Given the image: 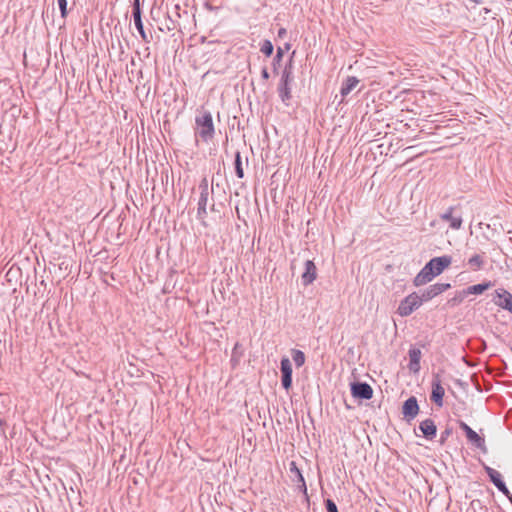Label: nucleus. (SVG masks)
<instances>
[{
	"mask_svg": "<svg viewBox=\"0 0 512 512\" xmlns=\"http://www.w3.org/2000/svg\"><path fill=\"white\" fill-rule=\"evenodd\" d=\"M485 261L479 254H475L468 259V265L473 271H477L483 268Z\"/></svg>",
	"mask_w": 512,
	"mask_h": 512,
	"instance_id": "nucleus-20",
	"label": "nucleus"
},
{
	"mask_svg": "<svg viewBox=\"0 0 512 512\" xmlns=\"http://www.w3.org/2000/svg\"><path fill=\"white\" fill-rule=\"evenodd\" d=\"M484 470L487 473L490 481L497 487L500 492H502L505 496L510 493L505 482L502 480L501 474L497 470L489 466H484Z\"/></svg>",
	"mask_w": 512,
	"mask_h": 512,
	"instance_id": "nucleus-10",
	"label": "nucleus"
},
{
	"mask_svg": "<svg viewBox=\"0 0 512 512\" xmlns=\"http://www.w3.org/2000/svg\"><path fill=\"white\" fill-rule=\"evenodd\" d=\"M351 394L354 398L369 400L373 396V389L366 382H354L351 384Z\"/></svg>",
	"mask_w": 512,
	"mask_h": 512,
	"instance_id": "nucleus-6",
	"label": "nucleus"
},
{
	"mask_svg": "<svg viewBox=\"0 0 512 512\" xmlns=\"http://www.w3.org/2000/svg\"><path fill=\"white\" fill-rule=\"evenodd\" d=\"M510 261H511V265H508V268L511 269V271H512V258Z\"/></svg>",
	"mask_w": 512,
	"mask_h": 512,
	"instance_id": "nucleus-39",
	"label": "nucleus"
},
{
	"mask_svg": "<svg viewBox=\"0 0 512 512\" xmlns=\"http://www.w3.org/2000/svg\"><path fill=\"white\" fill-rule=\"evenodd\" d=\"M506 497L509 499L510 503L512 504V494L509 493L508 495H506Z\"/></svg>",
	"mask_w": 512,
	"mask_h": 512,
	"instance_id": "nucleus-36",
	"label": "nucleus"
},
{
	"mask_svg": "<svg viewBox=\"0 0 512 512\" xmlns=\"http://www.w3.org/2000/svg\"><path fill=\"white\" fill-rule=\"evenodd\" d=\"M458 424H459V427L465 432L466 436L473 430L468 424H466L462 420H459Z\"/></svg>",
	"mask_w": 512,
	"mask_h": 512,
	"instance_id": "nucleus-32",
	"label": "nucleus"
},
{
	"mask_svg": "<svg viewBox=\"0 0 512 512\" xmlns=\"http://www.w3.org/2000/svg\"><path fill=\"white\" fill-rule=\"evenodd\" d=\"M57 3H58V6H59V9H60V12H61V17L62 18H66L67 14H68V11H67V0H57Z\"/></svg>",
	"mask_w": 512,
	"mask_h": 512,
	"instance_id": "nucleus-30",
	"label": "nucleus"
},
{
	"mask_svg": "<svg viewBox=\"0 0 512 512\" xmlns=\"http://www.w3.org/2000/svg\"><path fill=\"white\" fill-rule=\"evenodd\" d=\"M214 207H215V204L214 202L211 204V210L213 211L214 210Z\"/></svg>",
	"mask_w": 512,
	"mask_h": 512,
	"instance_id": "nucleus-38",
	"label": "nucleus"
},
{
	"mask_svg": "<svg viewBox=\"0 0 512 512\" xmlns=\"http://www.w3.org/2000/svg\"><path fill=\"white\" fill-rule=\"evenodd\" d=\"M466 296L467 295L464 290L459 291L456 293V295L452 299L449 300V303L453 306L458 305L461 302H463V300L465 299Z\"/></svg>",
	"mask_w": 512,
	"mask_h": 512,
	"instance_id": "nucleus-28",
	"label": "nucleus"
},
{
	"mask_svg": "<svg viewBox=\"0 0 512 512\" xmlns=\"http://www.w3.org/2000/svg\"><path fill=\"white\" fill-rule=\"evenodd\" d=\"M445 394V390L441 385V379L439 374L434 375L432 380V392H431V400L438 406H443V397Z\"/></svg>",
	"mask_w": 512,
	"mask_h": 512,
	"instance_id": "nucleus-9",
	"label": "nucleus"
},
{
	"mask_svg": "<svg viewBox=\"0 0 512 512\" xmlns=\"http://www.w3.org/2000/svg\"><path fill=\"white\" fill-rule=\"evenodd\" d=\"M480 512H489L487 508H481Z\"/></svg>",
	"mask_w": 512,
	"mask_h": 512,
	"instance_id": "nucleus-37",
	"label": "nucleus"
},
{
	"mask_svg": "<svg viewBox=\"0 0 512 512\" xmlns=\"http://www.w3.org/2000/svg\"><path fill=\"white\" fill-rule=\"evenodd\" d=\"M261 77L264 79V80H268L270 75H269V72L267 70L266 67H264L261 71Z\"/></svg>",
	"mask_w": 512,
	"mask_h": 512,
	"instance_id": "nucleus-33",
	"label": "nucleus"
},
{
	"mask_svg": "<svg viewBox=\"0 0 512 512\" xmlns=\"http://www.w3.org/2000/svg\"><path fill=\"white\" fill-rule=\"evenodd\" d=\"M281 384L285 390L292 387V364L288 357H283L280 362Z\"/></svg>",
	"mask_w": 512,
	"mask_h": 512,
	"instance_id": "nucleus-5",
	"label": "nucleus"
},
{
	"mask_svg": "<svg viewBox=\"0 0 512 512\" xmlns=\"http://www.w3.org/2000/svg\"><path fill=\"white\" fill-rule=\"evenodd\" d=\"M467 440L478 449L486 452V445L484 438L480 437L474 430H472L467 436Z\"/></svg>",
	"mask_w": 512,
	"mask_h": 512,
	"instance_id": "nucleus-18",
	"label": "nucleus"
},
{
	"mask_svg": "<svg viewBox=\"0 0 512 512\" xmlns=\"http://www.w3.org/2000/svg\"><path fill=\"white\" fill-rule=\"evenodd\" d=\"M273 50H274V47H273V44L271 43V41L269 40H265L263 42V44L261 45V48H260V51L266 55V56H271L272 53H273Z\"/></svg>",
	"mask_w": 512,
	"mask_h": 512,
	"instance_id": "nucleus-26",
	"label": "nucleus"
},
{
	"mask_svg": "<svg viewBox=\"0 0 512 512\" xmlns=\"http://www.w3.org/2000/svg\"><path fill=\"white\" fill-rule=\"evenodd\" d=\"M234 166H235L236 176L238 178L242 179L244 177V170L242 167V158H241L240 152H236V154H235Z\"/></svg>",
	"mask_w": 512,
	"mask_h": 512,
	"instance_id": "nucleus-23",
	"label": "nucleus"
},
{
	"mask_svg": "<svg viewBox=\"0 0 512 512\" xmlns=\"http://www.w3.org/2000/svg\"><path fill=\"white\" fill-rule=\"evenodd\" d=\"M509 240H510V242H512V237Z\"/></svg>",
	"mask_w": 512,
	"mask_h": 512,
	"instance_id": "nucleus-40",
	"label": "nucleus"
},
{
	"mask_svg": "<svg viewBox=\"0 0 512 512\" xmlns=\"http://www.w3.org/2000/svg\"><path fill=\"white\" fill-rule=\"evenodd\" d=\"M409 355V370L417 373L420 370V359H421V350L418 348H411L408 352Z\"/></svg>",
	"mask_w": 512,
	"mask_h": 512,
	"instance_id": "nucleus-15",
	"label": "nucleus"
},
{
	"mask_svg": "<svg viewBox=\"0 0 512 512\" xmlns=\"http://www.w3.org/2000/svg\"><path fill=\"white\" fill-rule=\"evenodd\" d=\"M451 262V256L447 255L432 258L415 276L413 280L414 286L419 287L429 283L434 277L440 275L446 268H448L451 265Z\"/></svg>",
	"mask_w": 512,
	"mask_h": 512,
	"instance_id": "nucleus-1",
	"label": "nucleus"
},
{
	"mask_svg": "<svg viewBox=\"0 0 512 512\" xmlns=\"http://www.w3.org/2000/svg\"><path fill=\"white\" fill-rule=\"evenodd\" d=\"M358 83V78L354 76L347 77L346 80L342 83V87L340 90L342 97L345 98L347 95H349L350 92L357 86Z\"/></svg>",
	"mask_w": 512,
	"mask_h": 512,
	"instance_id": "nucleus-17",
	"label": "nucleus"
},
{
	"mask_svg": "<svg viewBox=\"0 0 512 512\" xmlns=\"http://www.w3.org/2000/svg\"><path fill=\"white\" fill-rule=\"evenodd\" d=\"M291 354L296 367L299 368L304 365L306 357L301 350L292 349Z\"/></svg>",
	"mask_w": 512,
	"mask_h": 512,
	"instance_id": "nucleus-22",
	"label": "nucleus"
},
{
	"mask_svg": "<svg viewBox=\"0 0 512 512\" xmlns=\"http://www.w3.org/2000/svg\"><path fill=\"white\" fill-rule=\"evenodd\" d=\"M196 131L195 135L200 137L203 142H209L213 139L215 128L212 115L209 111H203L195 118Z\"/></svg>",
	"mask_w": 512,
	"mask_h": 512,
	"instance_id": "nucleus-2",
	"label": "nucleus"
},
{
	"mask_svg": "<svg viewBox=\"0 0 512 512\" xmlns=\"http://www.w3.org/2000/svg\"><path fill=\"white\" fill-rule=\"evenodd\" d=\"M419 413V405L416 397L411 396L404 401L402 406V414L408 421L414 419Z\"/></svg>",
	"mask_w": 512,
	"mask_h": 512,
	"instance_id": "nucleus-11",
	"label": "nucleus"
},
{
	"mask_svg": "<svg viewBox=\"0 0 512 512\" xmlns=\"http://www.w3.org/2000/svg\"><path fill=\"white\" fill-rule=\"evenodd\" d=\"M286 33V30L284 28H281L278 32L279 37H282Z\"/></svg>",
	"mask_w": 512,
	"mask_h": 512,
	"instance_id": "nucleus-35",
	"label": "nucleus"
},
{
	"mask_svg": "<svg viewBox=\"0 0 512 512\" xmlns=\"http://www.w3.org/2000/svg\"><path fill=\"white\" fill-rule=\"evenodd\" d=\"M491 286H492V283L489 281V282L469 286L466 289H464V291H465L466 295H470V294L478 295V294H482L483 292L488 290Z\"/></svg>",
	"mask_w": 512,
	"mask_h": 512,
	"instance_id": "nucleus-19",
	"label": "nucleus"
},
{
	"mask_svg": "<svg viewBox=\"0 0 512 512\" xmlns=\"http://www.w3.org/2000/svg\"><path fill=\"white\" fill-rule=\"evenodd\" d=\"M453 433V429L451 427H446L442 432H441V435H440V444L443 445L446 440L452 435Z\"/></svg>",
	"mask_w": 512,
	"mask_h": 512,
	"instance_id": "nucleus-29",
	"label": "nucleus"
},
{
	"mask_svg": "<svg viewBox=\"0 0 512 512\" xmlns=\"http://www.w3.org/2000/svg\"><path fill=\"white\" fill-rule=\"evenodd\" d=\"M455 207H449L443 214L440 215L441 220L449 222L450 228L458 230L462 226V217L460 215H454Z\"/></svg>",
	"mask_w": 512,
	"mask_h": 512,
	"instance_id": "nucleus-12",
	"label": "nucleus"
},
{
	"mask_svg": "<svg viewBox=\"0 0 512 512\" xmlns=\"http://www.w3.org/2000/svg\"><path fill=\"white\" fill-rule=\"evenodd\" d=\"M422 300L419 294L413 292L406 296L399 304L397 313L402 317L411 315L416 309L422 305Z\"/></svg>",
	"mask_w": 512,
	"mask_h": 512,
	"instance_id": "nucleus-4",
	"label": "nucleus"
},
{
	"mask_svg": "<svg viewBox=\"0 0 512 512\" xmlns=\"http://www.w3.org/2000/svg\"><path fill=\"white\" fill-rule=\"evenodd\" d=\"M198 189L200 191V196L198 200L197 217L201 223L206 226L205 218L207 216V204L213 189L209 188L207 178H203L200 181Z\"/></svg>",
	"mask_w": 512,
	"mask_h": 512,
	"instance_id": "nucleus-3",
	"label": "nucleus"
},
{
	"mask_svg": "<svg viewBox=\"0 0 512 512\" xmlns=\"http://www.w3.org/2000/svg\"><path fill=\"white\" fill-rule=\"evenodd\" d=\"M419 429L428 440H432L436 436L437 427L432 419L422 421L419 425Z\"/></svg>",
	"mask_w": 512,
	"mask_h": 512,
	"instance_id": "nucleus-14",
	"label": "nucleus"
},
{
	"mask_svg": "<svg viewBox=\"0 0 512 512\" xmlns=\"http://www.w3.org/2000/svg\"><path fill=\"white\" fill-rule=\"evenodd\" d=\"M290 472L294 473L295 476L297 477V481L299 482V490L305 495L306 499L308 500L307 487L304 477L295 462L290 463Z\"/></svg>",
	"mask_w": 512,
	"mask_h": 512,
	"instance_id": "nucleus-16",
	"label": "nucleus"
},
{
	"mask_svg": "<svg viewBox=\"0 0 512 512\" xmlns=\"http://www.w3.org/2000/svg\"><path fill=\"white\" fill-rule=\"evenodd\" d=\"M132 15H133L134 21L142 19V12H141V8H140L139 0H133Z\"/></svg>",
	"mask_w": 512,
	"mask_h": 512,
	"instance_id": "nucleus-25",
	"label": "nucleus"
},
{
	"mask_svg": "<svg viewBox=\"0 0 512 512\" xmlns=\"http://www.w3.org/2000/svg\"><path fill=\"white\" fill-rule=\"evenodd\" d=\"M134 24H135V27L138 30L142 40L145 43H149L150 40H151V37H148V35L146 34V32L144 30V25H143L142 19L141 20H135Z\"/></svg>",
	"mask_w": 512,
	"mask_h": 512,
	"instance_id": "nucleus-24",
	"label": "nucleus"
},
{
	"mask_svg": "<svg viewBox=\"0 0 512 512\" xmlns=\"http://www.w3.org/2000/svg\"><path fill=\"white\" fill-rule=\"evenodd\" d=\"M325 507H326L327 512H338V508H337L335 502L331 499L325 500Z\"/></svg>",
	"mask_w": 512,
	"mask_h": 512,
	"instance_id": "nucleus-31",
	"label": "nucleus"
},
{
	"mask_svg": "<svg viewBox=\"0 0 512 512\" xmlns=\"http://www.w3.org/2000/svg\"><path fill=\"white\" fill-rule=\"evenodd\" d=\"M282 56H283V51L281 48H278L277 54L274 58V61L279 62L282 59Z\"/></svg>",
	"mask_w": 512,
	"mask_h": 512,
	"instance_id": "nucleus-34",
	"label": "nucleus"
},
{
	"mask_svg": "<svg viewBox=\"0 0 512 512\" xmlns=\"http://www.w3.org/2000/svg\"><path fill=\"white\" fill-rule=\"evenodd\" d=\"M450 288L451 285L449 283H436L426 288L419 297L422 302H427Z\"/></svg>",
	"mask_w": 512,
	"mask_h": 512,
	"instance_id": "nucleus-7",
	"label": "nucleus"
},
{
	"mask_svg": "<svg viewBox=\"0 0 512 512\" xmlns=\"http://www.w3.org/2000/svg\"><path fill=\"white\" fill-rule=\"evenodd\" d=\"M495 297L494 303L512 314V294L504 288H499L495 290Z\"/></svg>",
	"mask_w": 512,
	"mask_h": 512,
	"instance_id": "nucleus-8",
	"label": "nucleus"
},
{
	"mask_svg": "<svg viewBox=\"0 0 512 512\" xmlns=\"http://www.w3.org/2000/svg\"><path fill=\"white\" fill-rule=\"evenodd\" d=\"M317 277V268L312 260L305 262V271L301 275L303 285L311 284Z\"/></svg>",
	"mask_w": 512,
	"mask_h": 512,
	"instance_id": "nucleus-13",
	"label": "nucleus"
},
{
	"mask_svg": "<svg viewBox=\"0 0 512 512\" xmlns=\"http://www.w3.org/2000/svg\"><path fill=\"white\" fill-rule=\"evenodd\" d=\"M278 92H279V96H280L282 102L288 106L289 101L291 100V97H292L291 89H290L289 85H279Z\"/></svg>",
	"mask_w": 512,
	"mask_h": 512,
	"instance_id": "nucleus-21",
	"label": "nucleus"
},
{
	"mask_svg": "<svg viewBox=\"0 0 512 512\" xmlns=\"http://www.w3.org/2000/svg\"><path fill=\"white\" fill-rule=\"evenodd\" d=\"M291 81H292V72H291L290 68L285 67V69L282 73V77H281V81H280L279 85H289Z\"/></svg>",
	"mask_w": 512,
	"mask_h": 512,
	"instance_id": "nucleus-27",
	"label": "nucleus"
}]
</instances>
